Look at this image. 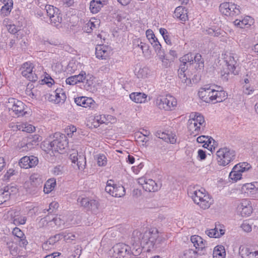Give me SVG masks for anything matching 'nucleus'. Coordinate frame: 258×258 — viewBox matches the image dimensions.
Listing matches in <instances>:
<instances>
[{"mask_svg": "<svg viewBox=\"0 0 258 258\" xmlns=\"http://www.w3.org/2000/svg\"><path fill=\"white\" fill-rule=\"evenodd\" d=\"M189 195L195 204L201 209L206 210L210 208L213 200L211 196L206 193L204 189L195 190L189 192Z\"/></svg>", "mask_w": 258, "mask_h": 258, "instance_id": "1", "label": "nucleus"}, {"mask_svg": "<svg viewBox=\"0 0 258 258\" xmlns=\"http://www.w3.org/2000/svg\"><path fill=\"white\" fill-rule=\"evenodd\" d=\"M217 160L219 165L225 166L234 160L235 151L228 148H222L216 152Z\"/></svg>", "mask_w": 258, "mask_h": 258, "instance_id": "2", "label": "nucleus"}, {"mask_svg": "<svg viewBox=\"0 0 258 258\" xmlns=\"http://www.w3.org/2000/svg\"><path fill=\"white\" fill-rule=\"evenodd\" d=\"M156 105L161 109L172 110L177 105L176 99L172 96H159L156 99Z\"/></svg>", "mask_w": 258, "mask_h": 258, "instance_id": "3", "label": "nucleus"}, {"mask_svg": "<svg viewBox=\"0 0 258 258\" xmlns=\"http://www.w3.org/2000/svg\"><path fill=\"white\" fill-rule=\"evenodd\" d=\"M130 251V247L123 243L116 244L110 250L113 258H130L133 255Z\"/></svg>", "mask_w": 258, "mask_h": 258, "instance_id": "4", "label": "nucleus"}, {"mask_svg": "<svg viewBox=\"0 0 258 258\" xmlns=\"http://www.w3.org/2000/svg\"><path fill=\"white\" fill-rule=\"evenodd\" d=\"M54 137L56 138L55 140L47 144V150L57 152L62 151L68 144L65 135H60L59 134L55 133Z\"/></svg>", "mask_w": 258, "mask_h": 258, "instance_id": "5", "label": "nucleus"}, {"mask_svg": "<svg viewBox=\"0 0 258 258\" xmlns=\"http://www.w3.org/2000/svg\"><path fill=\"white\" fill-rule=\"evenodd\" d=\"M250 166L245 162L237 164L234 166L229 174V178L234 181H237L241 178V173L247 171Z\"/></svg>", "mask_w": 258, "mask_h": 258, "instance_id": "6", "label": "nucleus"}, {"mask_svg": "<svg viewBox=\"0 0 258 258\" xmlns=\"http://www.w3.org/2000/svg\"><path fill=\"white\" fill-rule=\"evenodd\" d=\"M219 9L221 13L227 16L232 17L240 14L239 6L230 3H224L220 5Z\"/></svg>", "mask_w": 258, "mask_h": 258, "instance_id": "7", "label": "nucleus"}, {"mask_svg": "<svg viewBox=\"0 0 258 258\" xmlns=\"http://www.w3.org/2000/svg\"><path fill=\"white\" fill-rule=\"evenodd\" d=\"M8 108L18 116H23L26 112L24 111V104L22 101L13 98L9 101Z\"/></svg>", "mask_w": 258, "mask_h": 258, "instance_id": "8", "label": "nucleus"}, {"mask_svg": "<svg viewBox=\"0 0 258 258\" xmlns=\"http://www.w3.org/2000/svg\"><path fill=\"white\" fill-rule=\"evenodd\" d=\"M147 239V244H150L154 247L160 243L162 238L159 236L157 229L154 228L145 231V237Z\"/></svg>", "mask_w": 258, "mask_h": 258, "instance_id": "9", "label": "nucleus"}, {"mask_svg": "<svg viewBox=\"0 0 258 258\" xmlns=\"http://www.w3.org/2000/svg\"><path fill=\"white\" fill-rule=\"evenodd\" d=\"M21 70L22 76L27 78L29 81L35 82L38 80L37 75L33 73V66L31 62L24 63L21 68Z\"/></svg>", "mask_w": 258, "mask_h": 258, "instance_id": "10", "label": "nucleus"}, {"mask_svg": "<svg viewBox=\"0 0 258 258\" xmlns=\"http://www.w3.org/2000/svg\"><path fill=\"white\" fill-rule=\"evenodd\" d=\"M145 237V232L143 233L138 230L134 231L132 237L133 244L136 246L147 245V239Z\"/></svg>", "mask_w": 258, "mask_h": 258, "instance_id": "11", "label": "nucleus"}, {"mask_svg": "<svg viewBox=\"0 0 258 258\" xmlns=\"http://www.w3.org/2000/svg\"><path fill=\"white\" fill-rule=\"evenodd\" d=\"M9 215L10 217V221L15 225L24 224L27 220V218L24 215H21L18 211L13 210L9 212Z\"/></svg>", "mask_w": 258, "mask_h": 258, "instance_id": "12", "label": "nucleus"}, {"mask_svg": "<svg viewBox=\"0 0 258 258\" xmlns=\"http://www.w3.org/2000/svg\"><path fill=\"white\" fill-rule=\"evenodd\" d=\"M227 67L232 73H234L238 60L237 55L233 53L227 52L225 54L224 57Z\"/></svg>", "mask_w": 258, "mask_h": 258, "instance_id": "13", "label": "nucleus"}, {"mask_svg": "<svg viewBox=\"0 0 258 258\" xmlns=\"http://www.w3.org/2000/svg\"><path fill=\"white\" fill-rule=\"evenodd\" d=\"M214 89L210 87L207 88H201L199 91V97L204 101L210 103L213 101Z\"/></svg>", "mask_w": 258, "mask_h": 258, "instance_id": "14", "label": "nucleus"}, {"mask_svg": "<svg viewBox=\"0 0 258 258\" xmlns=\"http://www.w3.org/2000/svg\"><path fill=\"white\" fill-rule=\"evenodd\" d=\"M30 187H28L30 189L29 191L30 192L36 191L42 184V181L39 175L37 173L32 174L30 177Z\"/></svg>", "mask_w": 258, "mask_h": 258, "instance_id": "15", "label": "nucleus"}, {"mask_svg": "<svg viewBox=\"0 0 258 258\" xmlns=\"http://www.w3.org/2000/svg\"><path fill=\"white\" fill-rule=\"evenodd\" d=\"M111 53L110 47L105 45H98L96 47V55L97 58L106 59Z\"/></svg>", "mask_w": 258, "mask_h": 258, "instance_id": "16", "label": "nucleus"}, {"mask_svg": "<svg viewBox=\"0 0 258 258\" xmlns=\"http://www.w3.org/2000/svg\"><path fill=\"white\" fill-rule=\"evenodd\" d=\"M105 191L114 197H121L125 195V189L122 186H108L105 187Z\"/></svg>", "mask_w": 258, "mask_h": 258, "instance_id": "17", "label": "nucleus"}, {"mask_svg": "<svg viewBox=\"0 0 258 258\" xmlns=\"http://www.w3.org/2000/svg\"><path fill=\"white\" fill-rule=\"evenodd\" d=\"M108 3L107 0H92L90 3V10L92 13L96 14Z\"/></svg>", "mask_w": 258, "mask_h": 258, "instance_id": "18", "label": "nucleus"}, {"mask_svg": "<svg viewBox=\"0 0 258 258\" xmlns=\"http://www.w3.org/2000/svg\"><path fill=\"white\" fill-rule=\"evenodd\" d=\"M75 102L78 106L83 107H93L94 101L91 98L80 97L75 98Z\"/></svg>", "mask_w": 258, "mask_h": 258, "instance_id": "19", "label": "nucleus"}, {"mask_svg": "<svg viewBox=\"0 0 258 258\" xmlns=\"http://www.w3.org/2000/svg\"><path fill=\"white\" fill-rule=\"evenodd\" d=\"M86 74L84 71H82L79 75L71 76L66 79V83L71 85H74L78 82H84L86 80Z\"/></svg>", "mask_w": 258, "mask_h": 258, "instance_id": "20", "label": "nucleus"}, {"mask_svg": "<svg viewBox=\"0 0 258 258\" xmlns=\"http://www.w3.org/2000/svg\"><path fill=\"white\" fill-rule=\"evenodd\" d=\"M174 17L178 19L181 22H185L188 20L187 10L182 6L177 7L174 11Z\"/></svg>", "mask_w": 258, "mask_h": 258, "instance_id": "21", "label": "nucleus"}, {"mask_svg": "<svg viewBox=\"0 0 258 258\" xmlns=\"http://www.w3.org/2000/svg\"><path fill=\"white\" fill-rule=\"evenodd\" d=\"M242 216H248L252 213V207L249 204V201L244 200L238 206Z\"/></svg>", "mask_w": 258, "mask_h": 258, "instance_id": "22", "label": "nucleus"}, {"mask_svg": "<svg viewBox=\"0 0 258 258\" xmlns=\"http://www.w3.org/2000/svg\"><path fill=\"white\" fill-rule=\"evenodd\" d=\"M63 236V234L59 233L50 237L47 241L42 244L43 249L47 250L51 248V246L53 245L56 242L60 240Z\"/></svg>", "mask_w": 258, "mask_h": 258, "instance_id": "23", "label": "nucleus"}, {"mask_svg": "<svg viewBox=\"0 0 258 258\" xmlns=\"http://www.w3.org/2000/svg\"><path fill=\"white\" fill-rule=\"evenodd\" d=\"M13 234L17 237V240L19 242L20 246L24 247L27 245L28 242L25 239L24 234L19 228L17 227L14 228L13 230Z\"/></svg>", "mask_w": 258, "mask_h": 258, "instance_id": "24", "label": "nucleus"}, {"mask_svg": "<svg viewBox=\"0 0 258 258\" xmlns=\"http://www.w3.org/2000/svg\"><path fill=\"white\" fill-rule=\"evenodd\" d=\"M233 23L235 26L239 27L240 28H243L245 27H249L253 23V20L251 17L249 16H246L242 20L236 19Z\"/></svg>", "mask_w": 258, "mask_h": 258, "instance_id": "25", "label": "nucleus"}, {"mask_svg": "<svg viewBox=\"0 0 258 258\" xmlns=\"http://www.w3.org/2000/svg\"><path fill=\"white\" fill-rule=\"evenodd\" d=\"M86 82L84 84V88L91 93L96 92L97 89L95 86L94 77L88 74V75H86Z\"/></svg>", "mask_w": 258, "mask_h": 258, "instance_id": "26", "label": "nucleus"}, {"mask_svg": "<svg viewBox=\"0 0 258 258\" xmlns=\"http://www.w3.org/2000/svg\"><path fill=\"white\" fill-rule=\"evenodd\" d=\"M130 99L137 103H142L146 101L147 95L144 93L133 92L130 95Z\"/></svg>", "mask_w": 258, "mask_h": 258, "instance_id": "27", "label": "nucleus"}, {"mask_svg": "<svg viewBox=\"0 0 258 258\" xmlns=\"http://www.w3.org/2000/svg\"><path fill=\"white\" fill-rule=\"evenodd\" d=\"M143 188L147 191L154 192L158 190L159 186L154 180L151 179H148L146 183L143 185Z\"/></svg>", "mask_w": 258, "mask_h": 258, "instance_id": "28", "label": "nucleus"}, {"mask_svg": "<svg viewBox=\"0 0 258 258\" xmlns=\"http://www.w3.org/2000/svg\"><path fill=\"white\" fill-rule=\"evenodd\" d=\"M55 99H53L54 102L56 103H63L66 99V95L64 92L61 89H57L54 92Z\"/></svg>", "mask_w": 258, "mask_h": 258, "instance_id": "29", "label": "nucleus"}, {"mask_svg": "<svg viewBox=\"0 0 258 258\" xmlns=\"http://www.w3.org/2000/svg\"><path fill=\"white\" fill-rule=\"evenodd\" d=\"M190 240L196 249H198V250H202L205 247L203 239L200 236L197 235L192 236H191Z\"/></svg>", "mask_w": 258, "mask_h": 258, "instance_id": "30", "label": "nucleus"}, {"mask_svg": "<svg viewBox=\"0 0 258 258\" xmlns=\"http://www.w3.org/2000/svg\"><path fill=\"white\" fill-rule=\"evenodd\" d=\"M188 128L190 132V134H193L195 136L201 133V126L197 125V123L193 119H189L188 120Z\"/></svg>", "mask_w": 258, "mask_h": 258, "instance_id": "31", "label": "nucleus"}, {"mask_svg": "<svg viewBox=\"0 0 258 258\" xmlns=\"http://www.w3.org/2000/svg\"><path fill=\"white\" fill-rule=\"evenodd\" d=\"M213 258H225L226 252L225 247L222 245H218L213 250Z\"/></svg>", "mask_w": 258, "mask_h": 258, "instance_id": "32", "label": "nucleus"}, {"mask_svg": "<svg viewBox=\"0 0 258 258\" xmlns=\"http://www.w3.org/2000/svg\"><path fill=\"white\" fill-rule=\"evenodd\" d=\"M227 96V94L224 91H218L214 89L213 101L216 102H221L225 100Z\"/></svg>", "mask_w": 258, "mask_h": 258, "instance_id": "33", "label": "nucleus"}, {"mask_svg": "<svg viewBox=\"0 0 258 258\" xmlns=\"http://www.w3.org/2000/svg\"><path fill=\"white\" fill-rule=\"evenodd\" d=\"M56 185V180L54 178L48 179L45 183L44 187V191L48 194L50 192Z\"/></svg>", "mask_w": 258, "mask_h": 258, "instance_id": "34", "label": "nucleus"}, {"mask_svg": "<svg viewBox=\"0 0 258 258\" xmlns=\"http://www.w3.org/2000/svg\"><path fill=\"white\" fill-rule=\"evenodd\" d=\"M194 61L198 65L197 69L202 70L204 68V60L200 53H196L194 55Z\"/></svg>", "mask_w": 258, "mask_h": 258, "instance_id": "35", "label": "nucleus"}, {"mask_svg": "<svg viewBox=\"0 0 258 258\" xmlns=\"http://www.w3.org/2000/svg\"><path fill=\"white\" fill-rule=\"evenodd\" d=\"M50 22L54 26L58 27L62 21V17L59 12L49 18Z\"/></svg>", "mask_w": 258, "mask_h": 258, "instance_id": "36", "label": "nucleus"}, {"mask_svg": "<svg viewBox=\"0 0 258 258\" xmlns=\"http://www.w3.org/2000/svg\"><path fill=\"white\" fill-rule=\"evenodd\" d=\"M7 3L4 4V5L1 9V12L4 16H7L10 14L13 7V3L12 0H9Z\"/></svg>", "mask_w": 258, "mask_h": 258, "instance_id": "37", "label": "nucleus"}, {"mask_svg": "<svg viewBox=\"0 0 258 258\" xmlns=\"http://www.w3.org/2000/svg\"><path fill=\"white\" fill-rule=\"evenodd\" d=\"M149 73V70L147 67L140 68L136 72V75L138 78L144 79L148 77Z\"/></svg>", "mask_w": 258, "mask_h": 258, "instance_id": "38", "label": "nucleus"}, {"mask_svg": "<svg viewBox=\"0 0 258 258\" xmlns=\"http://www.w3.org/2000/svg\"><path fill=\"white\" fill-rule=\"evenodd\" d=\"M99 207V204L97 201L93 200L89 204L87 210L88 211H91L93 213L96 214L97 213Z\"/></svg>", "mask_w": 258, "mask_h": 258, "instance_id": "39", "label": "nucleus"}, {"mask_svg": "<svg viewBox=\"0 0 258 258\" xmlns=\"http://www.w3.org/2000/svg\"><path fill=\"white\" fill-rule=\"evenodd\" d=\"M180 60L182 63H189L190 65L194 63V55L191 53L186 54L180 58Z\"/></svg>", "mask_w": 258, "mask_h": 258, "instance_id": "40", "label": "nucleus"}, {"mask_svg": "<svg viewBox=\"0 0 258 258\" xmlns=\"http://www.w3.org/2000/svg\"><path fill=\"white\" fill-rule=\"evenodd\" d=\"M197 251L189 249L182 252L180 255V258H195V255Z\"/></svg>", "mask_w": 258, "mask_h": 258, "instance_id": "41", "label": "nucleus"}, {"mask_svg": "<svg viewBox=\"0 0 258 258\" xmlns=\"http://www.w3.org/2000/svg\"><path fill=\"white\" fill-rule=\"evenodd\" d=\"M251 250L246 246L241 245L239 248V253L242 258H247Z\"/></svg>", "mask_w": 258, "mask_h": 258, "instance_id": "42", "label": "nucleus"}, {"mask_svg": "<svg viewBox=\"0 0 258 258\" xmlns=\"http://www.w3.org/2000/svg\"><path fill=\"white\" fill-rule=\"evenodd\" d=\"M51 223L54 225H56L57 227H61L64 225V221L60 218V216H55V217H52L51 215Z\"/></svg>", "mask_w": 258, "mask_h": 258, "instance_id": "43", "label": "nucleus"}, {"mask_svg": "<svg viewBox=\"0 0 258 258\" xmlns=\"http://www.w3.org/2000/svg\"><path fill=\"white\" fill-rule=\"evenodd\" d=\"M190 119H193L195 122L197 123V125L200 126H203L205 123V119L203 116L198 113H196L194 114V117L190 118Z\"/></svg>", "mask_w": 258, "mask_h": 258, "instance_id": "44", "label": "nucleus"}, {"mask_svg": "<svg viewBox=\"0 0 258 258\" xmlns=\"http://www.w3.org/2000/svg\"><path fill=\"white\" fill-rule=\"evenodd\" d=\"M149 133L147 134H142V133H137L136 135L137 141L143 143V145L149 141Z\"/></svg>", "mask_w": 258, "mask_h": 258, "instance_id": "45", "label": "nucleus"}, {"mask_svg": "<svg viewBox=\"0 0 258 258\" xmlns=\"http://www.w3.org/2000/svg\"><path fill=\"white\" fill-rule=\"evenodd\" d=\"M178 76L179 78L180 79L181 82L187 86L188 84L190 83V80L186 76L185 72L178 71Z\"/></svg>", "mask_w": 258, "mask_h": 258, "instance_id": "46", "label": "nucleus"}, {"mask_svg": "<svg viewBox=\"0 0 258 258\" xmlns=\"http://www.w3.org/2000/svg\"><path fill=\"white\" fill-rule=\"evenodd\" d=\"M18 147L20 151H27L33 148V145L30 142L26 143H21Z\"/></svg>", "mask_w": 258, "mask_h": 258, "instance_id": "47", "label": "nucleus"}, {"mask_svg": "<svg viewBox=\"0 0 258 258\" xmlns=\"http://www.w3.org/2000/svg\"><path fill=\"white\" fill-rule=\"evenodd\" d=\"M93 199H90L89 198H79L78 202L80 204L84 209L87 210L89 204L93 201Z\"/></svg>", "mask_w": 258, "mask_h": 258, "instance_id": "48", "label": "nucleus"}, {"mask_svg": "<svg viewBox=\"0 0 258 258\" xmlns=\"http://www.w3.org/2000/svg\"><path fill=\"white\" fill-rule=\"evenodd\" d=\"M45 9L47 12V14L49 18L59 12L58 9L51 5H46L45 6Z\"/></svg>", "mask_w": 258, "mask_h": 258, "instance_id": "49", "label": "nucleus"}, {"mask_svg": "<svg viewBox=\"0 0 258 258\" xmlns=\"http://www.w3.org/2000/svg\"><path fill=\"white\" fill-rule=\"evenodd\" d=\"M29 158L28 156H24L22 158L19 162V165L21 168L28 169L30 168V164L29 162Z\"/></svg>", "mask_w": 258, "mask_h": 258, "instance_id": "50", "label": "nucleus"}, {"mask_svg": "<svg viewBox=\"0 0 258 258\" xmlns=\"http://www.w3.org/2000/svg\"><path fill=\"white\" fill-rule=\"evenodd\" d=\"M10 199L9 195L5 192L4 189H0V205L5 203Z\"/></svg>", "mask_w": 258, "mask_h": 258, "instance_id": "51", "label": "nucleus"}, {"mask_svg": "<svg viewBox=\"0 0 258 258\" xmlns=\"http://www.w3.org/2000/svg\"><path fill=\"white\" fill-rule=\"evenodd\" d=\"M7 22L8 21L5 20L4 21L3 24L6 26L8 31L12 34H15L16 33H17L18 31V29L16 28V26L15 25L12 24L8 25Z\"/></svg>", "mask_w": 258, "mask_h": 258, "instance_id": "52", "label": "nucleus"}, {"mask_svg": "<svg viewBox=\"0 0 258 258\" xmlns=\"http://www.w3.org/2000/svg\"><path fill=\"white\" fill-rule=\"evenodd\" d=\"M5 192L8 194L9 198L10 196L13 194L17 193L18 189L14 186H7L4 188Z\"/></svg>", "mask_w": 258, "mask_h": 258, "instance_id": "53", "label": "nucleus"}, {"mask_svg": "<svg viewBox=\"0 0 258 258\" xmlns=\"http://www.w3.org/2000/svg\"><path fill=\"white\" fill-rule=\"evenodd\" d=\"M107 163V158L106 156L103 155H99L97 157V164L100 166H105Z\"/></svg>", "mask_w": 258, "mask_h": 258, "instance_id": "54", "label": "nucleus"}, {"mask_svg": "<svg viewBox=\"0 0 258 258\" xmlns=\"http://www.w3.org/2000/svg\"><path fill=\"white\" fill-rule=\"evenodd\" d=\"M40 224H41L42 226H44L45 225L49 224L50 226L53 227V224L51 223V215H47L43 218L41 219Z\"/></svg>", "mask_w": 258, "mask_h": 258, "instance_id": "55", "label": "nucleus"}, {"mask_svg": "<svg viewBox=\"0 0 258 258\" xmlns=\"http://www.w3.org/2000/svg\"><path fill=\"white\" fill-rule=\"evenodd\" d=\"M77 162L79 169H83L86 165V158L84 156H80Z\"/></svg>", "mask_w": 258, "mask_h": 258, "instance_id": "56", "label": "nucleus"}, {"mask_svg": "<svg viewBox=\"0 0 258 258\" xmlns=\"http://www.w3.org/2000/svg\"><path fill=\"white\" fill-rule=\"evenodd\" d=\"M30 168L36 166L38 163V158L34 156H28Z\"/></svg>", "mask_w": 258, "mask_h": 258, "instance_id": "57", "label": "nucleus"}, {"mask_svg": "<svg viewBox=\"0 0 258 258\" xmlns=\"http://www.w3.org/2000/svg\"><path fill=\"white\" fill-rule=\"evenodd\" d=\"M77 128L74 125H70L66 129V133L69 137H72L74 133L76 132Z\"/></svg>", "mask_w": 258, "mask_h": 258, "instance_id": "58", "label": "nucleus"}, {"mask_svg": "<svg viewBox=\"0 0 258 258\" xmlns=\"http://www.w3.org/2000/svg\"><path fill=\"white\" fill-rule=\"evenodd\" d=\"M232 73L230 70L228 69V68L223 69V70L221 71V75L222 78L224 80H228V76L230 73Z\"/></svg>", "mask_w": 258, "mask_h": 258, "instance_id": "59", "label": "nucleus"}, {"mask_svg": "<svg viewBox=\"0 0 258 258\" xmlns=\"http://www.w3.org/2000/svg\"><path fill=\"white\" fill-rule=\"evenodd\" d=\"M25 126H22V131L28 133L33 132L35 131V128L31 124H25Z\"/></svg>", "mask_w": 258, "mask_h": 258, "instance_id": "60", "label": "nucleus"}, {"mask_svg": "<svg viewBox=\"0 0 258 258\" xmlns=\"http://www.w3.org/2000/svg\"><path fill=\"white\" fill-rule=\"evenodd\" d=\"M62 237L64 238V239L66 242H70L75 239V235L73 234L69 233L66 235L63 234Z\"/></svg>", "mask_w": 258, "mask_h": 258, "instance_id": "61", "label": "nucleus"}, {"mask_svg": "<svg viewBox=\"0 0 258 258\" xmlns=\"http://www.w3.org/2000/svg\"><path fill=\"white\" fill-rule=\"evenodd\" d=\"M146 36L150 42L156 38L152 30L149 29L146 31Z\"/></svg>", "mask_w": 258, "mask_h": 258, "instance_id": "62", "label": "nucleus"}, {"mask_svg": "<svg viewBox=\"0 0 258 258\" xmlns=\"http://www.w3.org/2000/svg\"><path fill=\"white\" fill-rule=\"evenodd\" d=\"M151 44L153 45V47L154 48L155 50L158 49L159 48H161V45L158 41L157 38L153 39L150 42Z\"/></svg>", "mask_w": 258, "mask_h": 258, "instance_id": "63", "label": "nucleus"}, {"mask_svg": "<svg viewBox=\"0 0 258 258\" xmlns=\"http://www.w3.org/2000/svg\"><path fill=\"white\" fill-rule=\"evenodd\" d=\"M62 167L59 165L54 168L53 173L56 175H59L62 174Z\"/></svg>", "mask_w": 258, "mask_h": 258, "instance_id": "64", "label": "nucleus"}]
</instances>
